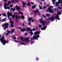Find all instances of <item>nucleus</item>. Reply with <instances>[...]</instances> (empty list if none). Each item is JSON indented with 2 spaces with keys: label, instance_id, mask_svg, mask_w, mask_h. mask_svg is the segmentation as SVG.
<instances>
[{
  "label": "nucleus",
  "instance_id": "obj_1",
  "mask_svg": "<svg viewBox=\"0 0 62 62\" xmlns=\"http://www.w3.org/2000/svg\"><path fill=\"white\" fill-rule=\"evenodd\" d=\"M5 37L4 36H2V37L0 39V40L1 42L3 43V45H5L6 44V43H7L8 42L7 41L5 40Z\"/></svg>",
  "mask_w": 62,
  "mask_h": 62
},
{
  "label": "nucleus",
  "instance_id": "obj_2",
  "mask_svg": "<svg viewBox=\"0 0 62 62\" xmlns=\"http://www.w3.org/2000/svg\"><path fill=\"white\" fill-rule=\"evenodd\" d=\"M57 13L56 14V16L55 17V19H56L58 20H60V18H59V15H61V12H59V11H57Z\"/></svg>",
  "mask_w": 62,
  "mask_h": 62
},
{
  "label": "nucleus",
  "instance_id": "obj_3",
  "mask_svg": "<svg viewBox=\"0 0 62 62\" xmlns=\"http://www.w3.org/2000/svg\"><path fill=\"white\" fill-rule=\"evenodd\" d=\"M7 15H8V17L9 18H10V16H12V13H9V12H8Z\"/></svg>",
  "mask_w": 62,
  "mask_h": 62
},
{
  "label": "nucleus",
  "instance_id": "obj_4",
  "mask_svg": "<svg viewBox=\"0 0 62 62\" xmlns=\"http://www.w3.org/2000/svg\"><path fill=\"white\" fill-rule=\"evenodd\" d=\"M15 8H16V9H17V10L18 11L20 9V6H16Z\"/></svg>",
  "mask_w": 62,
  "mask_h": 62
},
{
  "label": "nucleus",
  "instance_id": "obj_5",
  "mask_svg": "<svg viewBox=\"0 0 62 62\" xmlns=\"http://www.w3.org/2000/svg\"><path fill=\"white\" fill-rule=\"evenodd\" d=\"M40 33V32L39 31H36L34 32V35H37L38 34V35H39Z\"/></svg>",
  "mask_w": 62,
  "mask_h": 62
},
{
  "label": "nucleus",
  "instance_id": "obj_6",
  "mask_svg": "<svg viewBox=\"0 0 62 62\" xmlns=\"http://www.w3.org/2000/svg\"><path fill=\"white\" fill-rule=\"evenodd\" d=\"M26 30H27V31H30L31 32H32V31H33L32 30H31V29H30V28H26Z\"/></svg>",
  "mask_w": 62,
  "mask_h": 62
},
{
  "label": "nucleus",
  "instance_id": "obj_7",
  "mask_svg": "<svg viewBox=\"0 0 62 62\" xmlns=\"http://www.w3.org/2000/svg\"><path fill=\"white\" fill-rule=\"evenodd\" d=\"M41 23H42L43 25V26H45V24H46V22H45L44 21H43Z\"/></svg>",
  "mask_w": 62,
  "mask_h": 62
},
{
  "label": "nucleus",
  "instance_id": "obj_8",
  "mask_svg": "<svg viewBox=\"0 0 62 62\" xmlns=\"http://www.w3.org/2000/svg\"><path fill=\"white\" fill-rule=\"evenodd\" d=\"M46 29V27L45 26H44L43 28L41 29L42 30H45Z\"/></svg>",
  "mask_w": 62,
  "mask_h": 62
},
{
  "label": "nucleus",
  "instance_id": "obj_9",
  "mask_svg": "<svg viewBox=\"0 0 62 62\" xmlns=\"http://www.w3.org/2000/svg\"><path fill=\"white\" fill-rule=\"evenodd\" d=\"M22 4L23 5V8H24L25 7V5H26V4L24 3V2H23V1H22Z\"/></svg>",
  "mask_w": 62,
  "mask_h": 62
},
{
  "label": "nucleus",
  "instance_id": "obj_10",
  "mask_svg": "<svg viewBox=\"0 0 62 62\" xmlns=\"http://www.w3.org/2000/svg\"><path fill=\"white\" fill-rule=\"evenodd\" d=\"M33 19V17H29V21L31 22V20H32Z\"/></svg>",
  "mask_w": 62,
  "mask_h": 62
},
{
  "label": "nucleus",
  "instance_id": "obj_11",
  "mask_svg": "<svg viewBox=\"0 0 62 62\" xmlns=\"http://www.w3.org/2000/svg\"><path fill=\"white\" fill-rule=\"evenodd\" d=\"M51 20V22H53L54 21L53 20H54V18L53 17H50Z\"/></svg>",
  "mask_w": 62,
  "mask_h": 62
},
{
  "label": "nucleus",
  "instance_id": "obj_12",
  "mask_svg": "<svg viewBox=\"0 0 62 62\" xmlns=\"http://www.w3.org/2000/svg\"><path fill=\"white\" fill-rule=\"evenodd\" d=\"M5 26H6L7 27H8V23H4Z\"/></svg>",
  "mask_w": 62,
  "mask_h": 62
},
{
  "label": "nucleus",
  "instance_id": "obj_13",
  "mask_svg": "<svg viewBox=\"0 0 62 62\" xmlns=\"http://www.w3.org/2000/svg\"><path fill=\"white\" fill-rule=\"evenodd\" d=\"M53 8V6H50V7H49L48 8V10H51V9H52L51 8Z\"/></svg>",
  "mask_w": 62,
  "mask_h": 62
},
{
  "label": "nucleus",
  "instance_id": "obj_14",
  "mask_svg": "<svg viewBox=\"0 0 62 62\" xmlns=\"http://www.w3.org/2000/svg\"><path fill=\"white\" fill-rule=\"evenodd\" d=\"M39 20L41 23L44 21L43 20V19L42 18H41L40 19H39Z\"/></svg>",
  "mask_w": 62,
  "mask_h": 62
},
{
  "label": "nucleus",
  "instance_id": "obj_15",
  "mask_svg": "<svg viewBox=\"0 0 62 62\" xmlns=\"http://www.w3.org/2000/svg\"><path fill=\"white\" fill-rule=\"evenodd\" d=\"M34 12L35 13H38V12H39V10H35V11H34Z\"/></svg>",
  "mask_w": 62,
  "mask_h": 62
},
{
  "label": "nucleus",
  "instance_id": "obj_16",
  "mask_svg": "<svg viewBox=\"0 0 62 62\" xmlns=\"http://www.w3.org/2000/svg\"><path fill=\"white\" fill-rule=\"evenodd\" d=\"M49 10L48 11L49 12H51V13H53L54 11L53 10H52V9Z\"/></svg>",
  "mask_w": 62,
  "mask_h": 62
},
{
  "label": "nucleus",
  "instance_id": "obj_17",
  "mask_svg": "<svg viewBox=\"0 0 62 62\" xmlns=\"http://www.w3.org/2000/svg\"><path fill=\"white\" fill-rule=\"evenodd\" d=\"M18 18V16L16 15V21H17V20Z\"/></svg>",
  "mask_w": 62,
  "mask_h": 62
},
{
  "label": "nucleus",
  "instance_id": "obj_18",
  "mask_svg": "<svg viewBox=\"0 0 62 62\" xmlns=\"http://www.w3.org/2000/svg\"><path fill=\"white\" fill-rule=\"evenodd\" d=\"M20 39H21V40L23 41L24 40H25V38H23V37H21Z\"/></svg>",
  "mask_w": 62,
  "mask_h": 62
},
{
  "label": "nucleus",
  "instance_id": "obj_19",
  "mask_svg": "<svg viewBox=\"0 0 62 62\" xmlns=\"http://www.w3.org/2000/svg\"><path fill=\"white\" fill-rule=\"evenodd\" d=\"M36 7V6L35 5H34L33 6H32V8L33 9H34Z\"/></svg>",
  "mask_w": 62,
  "mask_h": 62
},
{
  "label": "nucleus",
  "instance_id": "obj_20",
  "mask_svg": "<svg viewBox=\"0 0 62 62\" xmlns=\"http://www.w3.org/2000/svg\"><path fill=\"white\" fill-rule=\"evenodd\" d=\"M12 10H13V11H15V8H12L11 9L10 11H12Z\"/></svg>",
  "mask_w": 62,
  "mask_h": 62
},
{
  "label": "nucleus",
  "instance_id": "obj_21",
  "mask_svg": "<svg viewBox=\"0 0 62 62\" xmlns=\"http://www.w3.org/2000/svg\"><path fill=\"white\" fill-rule=\"evenodd\" d=\"M33 39H37V38L36 36H33Z\"/></svg>",
  "mask_w": 62,
  "mask_h": 62
},
{
  "label": "nucleus",
  "instance_id": "obj_22",
  "mask_svg": "<svg viewBox=\"0 0 62 62\" xmlns=\"http://www.w3.org/2000/svg\"><path fill=\"white\" fill-rule=\"evenodd\" d=\"M13 23H11V25L12 27H14V25H13Z\"/></svg>",
  "mask_w": 62,
  "mask_h": 62
},
{
  "label": "nucleus",
  "instance_id": "obj_23",
  "mask_svg": "<svg viewBox=\"0 0 62 62\" xmlns=\"http://www.w3.org/2000/svg\"><path fill=\"white\" fill-rule=\"evenodd\" d=\"M29 37L27 38L26 39V41H29Z\"/></svg>",
  "mask_w": 62,
  "mask_h": 62
},
{
  "label": "nucleus",
  "instance_id": "obj_24",
  "mask_svg": "<svg viewBox=\"0 0 62 62\" xmlns=\"http://www.w3.org/2000/svg\"><path fill=\"white\" fill-rule=\"evenodd\" d=\"M20 14H21L22 15H23V12H21V11H20L19 12V15H20Z\"/></svg>",
  "mask_w": 62,
  "mask_h": 62
},
{
  "label": "nucleus",
  "instance_id": "obj_25",
  "mask_svg": "<svg viewBox=\"0 0 62 62\" xmlns=\"http://www.w3.org/2000/svg\"><path fill=\"white\" fill-rule=\"evenodd\" d=\"M26 31L25 29H22L21 30V31L23 32V31Z\"/></svg>",
  "mask_w": 62,
  "mask_h": 62
},
{
  "label": "nucleus",
  "instance_id": "obj_26",
  "mask_svg": "<svg viewBox=\"0 0 62 62\" xmlns=\"http://www.w3.org/2000/svg\"><path fill=\"white\" fill-rule=\"evenodd\" d=\"M4 28L3 29L4 30H5V31H6V28H8V27H6V26H4Z\"/></svg>",
  "mask_w": 62,
  "mask_h": 62
},
{
  "label": "nucleus",
  "instance_id": "obj_27",
  "mask_svg": "<svg viewBox=\"0 0 62 62\" xmlns=\"http://www.w3.org/2000/svg\"><path fill=\"white\" fill-rule=\"evenodd\" d=\"M5 21H6V18H4L3 19L2 21V22H4Z\"/></svg>",
  "mask_w": 62,
  "mask_h": 62
},
{
  "label": "nucleus",
  "instance_id": "obj_28",
  "mask_svg": "<svg viewBox=\"0 0 62 62\" xmlns=\"http://www.w3.org/2000/svg\"><path fill=\"white\" fill-rule=\"evenodd\" d=\"M36 38H37V39H38V38H39V35L37 34L36 35Z\"/></svg>",
  "mask_w": 62,
  "mask_h": 62
},
{
  "label": "nucleus",
  "instance_id": "obj_29",
  "mask_svg": "<svg viewBox=\"0 0 62 62\" xmlns=\"http://www.w3.org/2000/svg\"><path fill=\"white\" fill-rule=\"evenodd\" d=\"M12 18H14L15 17V15H14L13 16H12Z\"/></svg>",
  "mask_w": 62,
  "mask_h": 62
},
{
  "label": "nucleus",
  "instance_id": "obj_30",
  "mask_svg": "<svg viewBox=\"0 0 62 62\" xmlns=\"http://www.w3.org/2000/svg\"><path fill=\"white\" fill-rule=\"evenodd\" d=\"M30 2H28V3H27V5L29 7H30Z\"/></svg>",
  "mask_w": 62,
  "mask_h": 62
},
{
  "label": "nucleus",
  "instance_id": "obj_31",
  "mask_svg": "<svg viewBox=\"0 0 62 62\" xmlns=\"http://www.w3.org/2000/svg\"><path fill=\"white\" fill-rule=\"evenodd\" d=\"M2 15L4 16H5V17H6L7 16V15L5 13L2 14Z\"/></svg>",
  "mask_w": 62,
  "mask_h": 62
},
{
  "label": "nucleus",
  "instance_id": "obj_32",
  "mask_svg": "<svg viewBox=\"0 0 62 62\" xmlns=\"http://www.w3.org/2000/svg\"><path fill=\"white\" fill-rule=\"evenodd\" d=\"M21 18L23 19H24V17L23 16H21Z\"/></svg>",
  "mask_w": 62,
  "mask_h": 62
},
{
  "label": "nucleus",
  "instance_id": "obj_33",
  "mask_svg": "<svg viewBox=\"0 0 62 62\" xmlns=\"http://www.w3.org/2000/svg\"><path fill=\"white\" fill-rule=\"evenodd\" d=\"M50 16V15L48 14H47L46 15V16H47V17H49V16Z\"/></svg>",
  "mask_w": 62,
  "mask_h": 62
},
{
  "label": "nucleus",
  "instance_id": "obj_34",
  "mask_svg": "<svg viewBox=\"0 0 62 62\" xmlns=\"http://www.w3.org/2000/svg\"><path fill=\"white\" fill-rule=\"evenodd\" d=\"M15 30V29H13L11 31V33H13V32Z\"/></svg>",
  "mask_w": 62,
  "mask_h": 62
},
{
  "label": "nucleus",
  "instance_id": "obj_35",
  "mask_svg": "<svg viewBox=\"0 0 62 62\" xmlns=\"http://www.w3.org/2000/svg\"><path fill=\"white\" fill-rule=\"evenodd\" d=\"M30 34H31V36H32L33 35V33L32 32H30Z\"/></svg>",
  "mask_w": 62,
  "mask_h": 62
},
{
  "label": "nucleus",
  "instance_id": "obj_36",
  "mask_svg": "<svg viewBox=\"0 0 62 62\" xmlns=\"http://www.w3.org/2000/svg\"><path fill=\"white\" fill-rule=\"evenodd\" d=\"M51 17L50 18H49L48 19H47V21H49V20H51Z\"/></svg>",
  "mask_w": 62,
  "mask_h": 62
},
{
  "label": "nucleus",
  "instance_id": "obj_37",
  "mask_svg": "<svg viewBox=\"0 0 62 62\" xmlns=\"http://www.w3.org/2000/svg\"><path fill=\"white\" fill-rule=\"evenodd\" d=\"M39 28H41V27H42V26H41V25H39Z\"/></svg>",
  "mask_w": 62,
  "mask_h": 62
},
{
  "label": "nucleus",
  "instance_id": "obj_38",
  "mask_svg": "<svg viewBox=\"0 0 62 62\" xmlns=\"http://www.w3.org/2000/svg\"><path fill=\"white\" fill-rule=\"evenodd\" d=\"M18 28L19 29H21V30L22 29V28L20 27H18Z\"/></svg>",
  "mask_w": 62,
  "mask_h": 62
},
{
  "label": "nucleus",
  "instance_id": "obj_39",
  "mask_svg": "<svg viewBox=\"0 0 62 62\" xmlns=\"http://www.w3.org/2000/svg\"><path fill=\"white\" fill-rule=\"evenodd\" d=\"M58 4L59 3L58 2L56 3V6H58Z\"/></svg>",
  "mask_w": 62,
  "mask_h": 62
},
{
  "label": "nucleus",
  "instance_id": "obj_40",
  "mask_svg": "<svg viewBox=\"0 0 62 62\" xmlns=\"http://www.w3.org/2000/svg\"><path fill=\"white\" fill-rule=\"evenodd\" d=\"M43 8L44 9H45V8H47V7L44 6Z\"/></svg>",
  "mask_w": 62,
  "mask_h": 62
},
{
  "label": "nucleus",
  "instance_id": "obj_41",
  "mask_svg": "<svg viewBox=\"0 0 62 62\" xmlns=\"http://www.w3.org/2000/svg\"><path fill=\"white\" fill-rule=\"evenodd\" d=\"M54 12H56V11H57V10H56V8H55L54 9Z\"/></svg>",
  "mask_w": 62,
  "mask_h": 62
},
{
  "label": "nucleus",
  "instance_id": "obj_42",
  "mask_svg": "<svg viewBox=\"0 0 62 62\" xmlns=\"http://www.w3.org/2000/svg\"><path fill=\"white\" fill-rule=\"evenodd\" d=\"M59 10H61V9H62V7H60L59 8Z\"/></svg>",
  "mask_w": 62,
  "mask_h": 62
},
{
  "label": "nucleus",
  "instance_id": "obj_43",
  "mask_svg": "<svg viewBox=\"0 0 62 62\" xmlns=\"http://www.w3.org/2000/svg\"><path fill=\"white\" fill-rule=\"evenodd\" d=\"M35 30H36V29L35 28H33L32 29V31H35Z\"/></svg>",
  "mask_w": 62,
  "mask_h": 62
},
{
  "label": "nucleus",
  "instance_id": "obj_44",
  "mask_svg": "<svg viewBox=\"0 0 62 62\" xmlns=\"http://www.w3.org/2000/svg\"><path fill=\"white\" fill-rule=\"evenodd\" d=\"M22 44L23 45H25V44L24 43H23V42L22 43Z\"/></svg>",
  "mask_w": 62,
  "mask_h": 62
},
{
  "label": "nucleus",
  "instance_id": "obj_45",
  "mask_svg": "<svg viewBox=\"0 0 62 62\" xmlns=\"http://www.w3.org/2000/svg\"><path fill=\"white\" fill-rule=\"evenodd\" d=\"M8 32V34H9V33H10V31H7Z\"/></svg>",
  "mask_w": 62,
  "mask_h": 62
},
{
  "label": "nucleus",
  "instance_id": "obj_46",
  "mask_svg": "<svg viewBox=\"0 0 62 62\" xmlns=\"http://www.w3.org/2000/svg\"><path fill=\"white\" fill-rule=\"evenodd\" d=\"M13 7V5L12 4H11L10 6V8H12Z\"/></svg>",
  "mask_w": 62,
  "mask_h": 62
},
{
  "label": "nucleus",
  "instance_id": "obj_47",
  "mask_svg": "<svg viewBox=\"0 0 62 62\" xmlns=\"http://www.w3.org/2000/svg\"><path fill=\"white\" fill-rule=\"evenodd\" d=\"M8 4H10V2L9 1L8 2Z\"/></svg>",
  "mask_w": 62,
  "mask_h": 62
},
{
  "label": "nucleus",
  "instance_id": "obj_48",
  "mask_svg": "<svg viewBox=\"0 0 62 62\" xmlns=\"http://www.w3.org/2000/svg\"><path fill=\"white\" fill-rule=\"evenodd\" d=\"M39 8L41 9H42V7L41 6H40Z\"/></svg>",
  "mask_w": 62,
  "mask_h": 62
},
{
  "label": "nucleus",
  "instance_id": "obj_49",
  "mask_svg": "<svg viewBox=\"0 0 62 62\" xmlns=\"http://www.w3.org/2000/svg\"><path fill=\"white\" fill-rule=\"evenodd\" d=\"M7 6V4H4V7H6Z\"/></svg>",
  "mask_w": 62,
  "mask_h": 62
},
{
  "label": "nucleus",
  "instance_id": "obj_50",
  "mask_svg": "<svg viewBox=\"0 0 62 62\" xmlns=\"http://www.w3.org/2000/svg\"><path fill=\"white\" fill-rule=\"evenodd\" d=\"M43 17H44V18H46V16H45L44 15H43Z\"/></svg>",
  "mask_w": 62,
  "mask_h": 62
},
{
  "label": "nucleus",
  "instance_id": "obj_51",
  "mask_svg": "<svg viewBox=\"0 0 62 62\" xmlns=\"http://www.w3.org/2000/svg\"><path fill=\"white\" fill-rule=\"evenodd\" d=\"M8 0H4V1L5 2H7V1Z\"/></svg>",
  "mask_w": 62,
  "mask_h": 62
},
{
  "label": "nucleus",
  "instance_id": "obj_52",
  "mask_svg": "<svg viewBox=\"0 0 62 62\" xmlns=\"http://www.w3.org/2000/svg\"><path fill=\"white\" fill-rule=\"evenodd\" d=\"M4 26H5V24H3L2 25V26L3 27Z\"/></svg>",
  "mask_w": 62,
  "mask_h": 62
},
{
  "label": "nucleus",
  "instance_id": "obj_53",
  "mask_svg": "<svg viewBox=\"0 0 62 62\" xmlns=\"http://www.w3.org/2000/svg\"><path fill=\"white\" fill-rule=\"evenodd\" d=\"M13 38L14 39H16V38L15 37H13Z\"/></svg>",
  "mask_w": 62,
  "mask_h": 62
},
{
  "label": "nucleus",
  "instance_id": "obj_54",
  "mask_svg": "<svg viewBox=\"0 0 62 62\" xmlns=\"http://www.w3.org/2000/svg\"><path fill=\"white\" fill-rule=\"evenodd\" d=\"M10 22L11 23H13V22L12 21V20H11V21Z\"/></svg>",
  "mask_w": 62,
  "mask_h": 62
},
{
  "label": "nucleus",
  "instance_id": "obj_55",
  "mask_svg": "<svg viewBox=\"0 0 62 62\" xmlns=\"http://www.w3.org/2000/svg\"><path fill=\"white\" fill-rule=\"evenodd\" d=\"M4 8L5 9H7V7H4Z\"/></svg>",
  "mask_w": 62,
  "mask_h": 62
},
{
  "label": "nucleus",
  "instance_id": "obj_56",
  "mask_svg": "<svg viewBox=\"0 0 62 62\" xmlns=\"http://www.w3.org/2000/svg\"><path fill=\"white\" fill-rule=\"evenodd\" d=\"M61 2L60 1H59L58 2H57L59 4H60V3H61Z\"/></svg>",
  "mask_w": 62,
  "mask_h": 62
},
{
  "label": "nucleus",
  "instance_id": "obj_57",
  "mask_svg": "<svg viewBox=\"0 0 62 62\" xmlns=\"http://www.w3.org/2000/svg\"><path fill=\"white\" fill-rule=\"evenodd\" d=\"M22 25L23 26H24V25H25V24L24 23H23Z\"/></svg>",
  "mask_w": 62,
  "mask_h": 62
},
{
  "label": "nucleus",
  "instance_id": "obj_58",
  "mask_svg": "<svg viewBox=\"0 0 62 62\" xmlns=\"http://www.w3.org/2000/svg\"><path fill=\"white\" fill-rule=\"evenodd\" d=\"M31 5H34V4L33 3V2H31Z\"/></svg>",
  "mask_w": 62,
  "mask_h": 62
},
{
  "label": "nucleus",
  "instance_id": "obj_59",
  "mask_svg": "<svg viewBox=\"0 0 62 62\" xmlns=\"http://www.w3.org/2000/svg\"><path fill=\"white\" fill-rule=\"evenodd\" d=\"M29 25H31V23H30V22H29Z\"/></svg>",
  "mask_w": 62,
  "mask_h": 62
},
{
  "label": "nucleus",
  "instance_id": "obj_60",
  "mask_svg": "<svg viewBox=\"0 0 62 62\" xmlns=\"http://www.w3.org/2000/svg\"><path fill=\"white\" fill-rule=\"evenodd\" d=\"M10 8H9V7H7V9H9Z\"/></svg>",
  "mask_w": 62,
  "mask_h": 62
},
{
  "label": "nucleus",
  "instance_id": "obj_61",
  "mask_svg": "<svg viewBox=\"0 0 62 62\" xmlns=\"http://www.w3.org/2000/svg\"><path fill=\"white\" fill-rule=\"evenodd\" d=\"M8 33H6V35H7V36H8Z\"/></svg>",
  "mask_w": 62,
  "mask_h": 62
},
{
  "label": "nucleus",
  "instance_id": "obj_62",
  "mask_svg": "<svg viewBox=\"0 0 62 62\" xmlns=\"http://www.w3.org/2000/svg\"><path fill=\"white\" fill-rule=\"evenodd\" d=\"M31 20L32 22H34V20L33 19H32Z\"/></svg>",
  "mask_w": 62,
  "mask_h": 62
},
{
  "label": "nucleus",
  "instance_id": "obj_63",
  "mask_svg": "<svg viewBox=\"0 0 62 62\" xmlns=\"http://www.w3.org/2000/svg\"><path fill=\"white\" fill-rule=\"evenodd\" d=\"M18 19H20V16H18Z\"/></svg>",
  "mask_w": 62,
  "mask_h": 62
},
{
  "label": "nucleus",
  "instance_id": "obj_64",
  "mask_svg": "<svg viewBox=\"0 0 62 62\" xmlns=\"http://www.w3.org/2000/svg\"><path fill=\"white\" fill-rule=\"evenodd\" d=\"M36 60H37V61H38V60H39V59H38V58H36Z\"/></svg>",
  "mask_w": 62,
  "mask_h": 62
}]
</instances>
